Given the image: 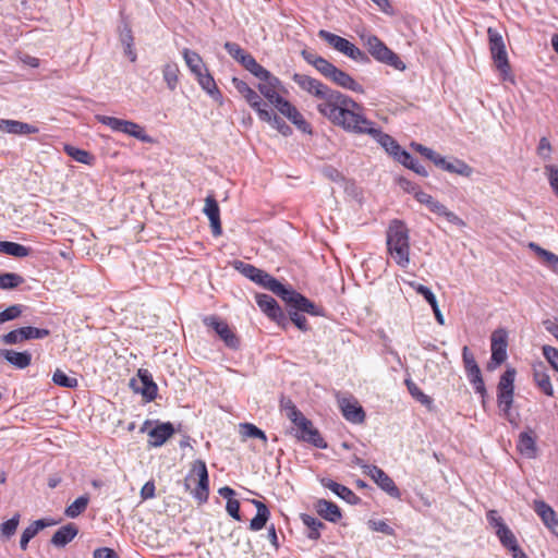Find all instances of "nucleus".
I'll return each instance as SVG.
<instances>
[{
    "label": "nucleus",
    "instance_id": "56",
    "mask_svg": "<svg viewBox=\"0 0 558 558\" xmlns=\"http://www.w3.org/2000/svg\"><path fill=\"white\" fill-rule=\"evenodd\" d=\"M289 323L292 322L301 331H307L310 326L307 324V319L304 315L300 313V311L293 310L290 307L289 310Z\"/></svg>",
    "mask_w": 558,
    "mask_h": 558
},
{
    "label": "nucleus",
    "instance_id": "27",
    "mask_svg": "<svg viewBox=\"0 0 558 558\" xmlns=\"http://www.w3.org/2000/svg\"><path fill=\"white\" fill-rule=\"evenodd\" d=\"M320 484L351 505H355L359 501V497L349 487L342 484L327 477L320 478Z\"/></svg>",
    "mask_w": 558,
    "mask_h": 558
},
{
    "label": "nucleus",
    "instance_id": "17",
    "mask_svg": "<svg viewBox=\"0 0 558 558\" xmlns=\"http://www.w3.org/2000/svg\"><path fill=\"white\" fill-rule=\"evenodd\" d=\"M276 108L282 116L288 118L298 129L305 133L312 132L311 125L306 122L301 112L290 101L283 98L281 101H279Z\"/></svg>",
    "mask_w": 558,
    "mask_h": 558
},
{
    "label": "nucleus",
    "instance_id": "29",
    "mask_svg": "<svg viewBox=\"0 0 558 558\" xmlns=\"http://www.w3.org/2000/svg\"><path fill=\"white\" fill-rule=\"evenodd\" d=\"M248 105L257 112L258 118L262 121L270 122L271 120V110L268 109L267 104L263 101L260 96L251 88V90L243 96Z\"/></svg>",
    "mask_w": 558,
    "mask_h": 558
},
{
    "label": "nucleus",
    "instance_id": "3",
    "mask_svg": "<svg viewBox=\"0 0 558 558\" xmlns=\"http://www.w3.org/2000/svg\"><path fill=\"white\" fill-rule=\"evenodd\" d=\"M387 247L393 260L402 268L410 264V235L405 223L399 219L390 221L387 229Z\"/></svg>",
    "mask_w": 558,
    "mask_h": 558
},
{
    "label": "nucleus",
    "instance_id": "2",
    "mask_svg": "<svg viewBox=\"0 0 558 558\" xmlns=\"http://www.w3.org/2000/svg\"><path fill=\"white\" fill-rule=\"evenodd\" d=\"M361 109H354L353 117L349 118L343 124V129L356 134H368L395 159L400 156L404 149L389 134L383 133L380 129L375 128V123L361 113Z\"/></svg>",
    "mask_w": 558,
    "mask_h": 558
},
{
    "label": "nucleus",
    "instance_id": "15",
    "mask_svg": "<svg viewBox=\"0 0 558 558\" xmlns=\"http://www.w3.org/2000/svg\"><path fill=\"white\" fill-rule=\"evenodd\" d=\"M47 336H49L48 329L26 326L3 335L1 340L5 344H16L23 342L24 340L43 339Z\"/></svg>",
    "mask_w": 558,
    "mask_h": 558
},
{
    "label": "nucleus",
    "instance_id": "43",
    "mask_svg": "<svg viewBox=\"0 0 558 558\" xmlns=\"http://www.w3.org/2000/svg\"><path fill=\"white\" fill-rule=\"evenodd\" d=\"M513 395L514 390L497 391L498 407L502 410L505 416L510 423L513 422L510 413L513 403Z\"/></svg>",
    "mask_w": 558,
    "mask_h": 558
},
{
    "label": "nucleus",
    "instance_id": "49",
    "mask_svg": "<svg viewBox=\"0 0 558 558\" xmlns=\"http://www.w3.org/2000/svg\"><path fill=\"white\" fill-rule=\"evenodd\" d=\"M240 433L242 436L247 438H258L264 442H267L266 434L252 423L240 424Z\"/></svg>",
    "mask_w": 558,
    "mask_h": 558
},
{
    "label": "nucleus",
    "instance_id": "64",
    "mask_svg": "<svg viewBox=\"0 0 558 558\" xmlns=\"http://www.w3.org/2000/svg\"><path fill=\"white\" fill-rule=\"evenodd\" d=\"M368 524L373 531L380 532L386 535H393L395 533L393 529L383 520L369 521Z\"/></svg>",
    "mask_w": 558,
    "mask_h": 558
},
{
    "label": "nucleus",
    "instance_id": "6",
    "mask_svg": "<svg viewBox=\"0 0 558 558\" xmlns=\"http://www.w3.org/2000/svg\"><path fill=\"white\" fill-rule=\"evenodd\" d=\"M96 119L98 122L109 126L112 131L128 134L143 143L151 144L155 142L154 138L145 132L143 126L133 121L101 114L96 116Z\"/></svg>",
    "mask_w": 558,
    "mask_h": 558
},
{
    "label": "nucleus",
    "instance_id": "48",
    "mask_svg": "<svg viewBox=\"0 0 558 558\" xmlns=\"http://www.w3.org/2000/svg\"><path fill=\"white\" fill-rule=\"evenodd\" d=\"M445 171H448L450 173H457L463 177H470L473 172L472 168L469 165L459 159L447 161Z\"/></svg>",
    "mask_w": 558,
    "mask_h": 558
},
{
    "label": "nucleus",
    "instance_id": "54",
    "mask_svg": "<svg viewBox=\"0 0 558 558\" xmlns=\"http://www.w3.org/2000/svg\"><path fill=\"white\" fill-rule=\"evenodd\" d=\"M409 286L411 288H413L416 291V293L422 295L426 300V302L430 305V307L438 304L435 294L433 293V291L429 288H427L421 283H417L415 281H410Z\"/></svg>",
    "mask_w": 558,
    "mask_h": 558
},
{
    "label": "nucleus",
    "instance_id": "57",
    "mask_svg": "<svg viewBox=\"0 0 558 558\" xmlns=\"http://www.w3.org/2000/svg\"><path fill=\"white\" fill-rule=\"evenodd\" d=\"M544 171L550 187L553 189L555 195L558 197V166L547 165L545 166Z\"/></svg>",
    "mask_w": 558,
    "mask_h": 558
},
{
    "label": "nucleus",
    "instance_id": "47",
    "mask_svg": "<svg viewBox=\"0 0 558 558\" xmlns=\"http://www.w3.org/2000/svg\"><path fill=\"white\" fill-rule=\"evenodd\" d=\"M2 253L22 258L29 255L31 248L20 243L4 241Z\"/></svg>",
    "mask_w": 558,
    "mask_h": 558
},
{
    "label": "nucleus",
    "instance_id": "62",
    "mask_svg": "<svg viewBox=\"0 0 558 558\" xmlns=\"http://www.w3.org/2000/svg\"><path fill=\"white\" fill-rule=\"evenodd\" d=\"M269 123L284 136H288L292 133V129L281 118L272 112Z\"/></svg>",
    "mask_w": 558,
    "mask_h": 558
},
{
    "label": "nucleus",
    "instance_id": "63",
    "mask_svg": "<svg viewBox=\"0 0 558 558\" xmlns=\"http://www.w3.org/2000/svg\"><path fill=\"white\" fill-rule=\"evenodd\" d=\"M551 145L547 137H541L537 146V155L544 160H550Z\"/></svg>",
    "mask_w": 558,
    "mask_h": 558
},
{
    "label": "nucleus",
    "instance_id": "58",
    "mask_svg": "<svg viewBox=\"0 0 558 558\" xmlns=\"http://www.w3.org/2000/svg\"><path fill=\"white\" fill-rule=\"evenodd\" d=\"M234 266L235 268L242 274L244 275L246 278H248L250 280L254 281L259 269L256 268L255 266L251 265V264H246V263H243L241 260H236L234 263Z\"/></svg>",
    "mask_w": 558,
    "mask_h": 558
},
{
    "label": "nucleus",
    "instance_id": "5",
    "mask_svg": "<svg viewBox=\"0 0 558 558\" xmlns=\"http://www.w3.org/2000/svg\"><path fill=\"white\" fill-rule=\"evenodd\" d=\"M318 37L330 45L335 50L361 63L369 61L368 56L348 39L325 29L318 32Z\"/></svg>",
    "mask_w": 558,
    "mask_h": 558
},
{
    "label": "nucleus",
    "instance_id": "14",
    "mask_svg": "<svg viewBox=\"0 0 558 558\" xmlns=\"http://www.w3.org/2000/svg\"><path fill=\"white\" fill-rule=\"evenodd\" d=\"M508 335L504 329H497L492 335V356L487 365L488 369H494L502 364L507 359Z\"/></svg>",
    "mask_w": 558,
    "mask_h": 558
},
{
    "label": "nucleus",
    "instance_id": "33",
    "mask_svg": "<svg viewBox=\"0 0 558 558\" xmlns=\"http://www.w3.org/2000/svg\"><path fill=\"white\" fill-rule=\"evenodd\" d=\"M56 524L53 520L48 519H39L34 521L31 525H28L22 533L20 539V547L25 550L28 546L29 541L36 536V534L48 526Z\"/></svg>",
    "mask_w": 558,
    "mask_h": 558
},
{
    "label": "nucleus",
    "instance_id": "23",
    "mask_svg": "<svg viewBox=\"0 0 558 558\" xmlns=\"http://www.w3.org/2000/svg\"><path fill=\"white\" fill-rule=\"evenodd\" d=\"M138 378L141 387H134V390L140 392L146 401H153L157 397V385L154 383L151 375L146 369L138 371Z\"/></svg>",
    "mask_w": 558,
    "mask_h": 558
},
{
    "label": "nucleus",
    "instance_id": "11",
    "mask_svg": "<svg viewBox=\"0 0 558 558\" xmlns=\"http://www.w3.org/2000/svg\"><path fill=\"white\" fill-rule=\"evenodd\" d=\"M281 300L284 301L289 307L302 313H307L312 316L324 315V310L320 306L291 288L287 289V294H283Z\"/></svg>",
    "mask_w": 558,
    "mask_h": 558
},
{
    "label": "nucleus",
    "instance_id": "61",
    "mask_svg": "<svg viewBox=\"0 0 558 558\" xmlns=\"http://www.w3.org/2000/svg\"><path fill=\"white\" fill-rule=\"evenodd\" d=\"M542 351L548 363L558 372V349L551 345H544Z\"/></svg>",
    "mask_w": 558,
    "mask_h": 558
},
{
    "label": "nucleus",
    "instance_id": "42",
    "mask_svg": "<svg viewBox=\"0 0 558 558\" xmlns=\"http://www.w3.org/2000/svg\"><path fill=\"white\" fill-rule=\"evenodd\" d=\"M396 160L422 177L428 175L426 169L418 162L417 159L413 158L407 150L400 153V156L397 157Z\"/></svg>",
    "mask_w": 558,
    "mask_h": 558
},
{
    "label": "nucleus",
    "instance_id": "4",
    "mask_svg": "<svg viewBox=\"0 0 558 558\" xmlns=\"http://www.w3.org/2000/svg\"><path fill=\"white\" fill-rule=\"evenodd\" d=\"M361 39L375 60L399 71L405 70L407 66L399 56L389 49L377 36L372 34L361 35Z\"/></svg>",
    "mask_w": 558,
    "mask_h": 558
},
{
    "label": "nucleus",
    "instance_id": "28",
    "mask_svg": "<svg viewBox=\"0 0 558 558\" xmlns=\"http://www.w3.org/2000/svg\"><path fill=\"white\" fill-rule=\"evenodd\" d=\"M0 356L19 369H24L32 363V354L28 351L17 352L9 349H1Z\"/></svg>",
    "mask_w": 558,
    "mask_h": 558
},
{
    "label": "nucleus",
    "instance_id": "41",
    "mask_svg": "<svg viewBox=\"0 0 558 558\" xmlns=\"http://www.w3.org/2000/svg\"><path fill=\"white\" fill-rule=\"evenodd\" d=\"M529 247L534 251L538 257L543 258V260L547 264V266L558 275V256L538 244L531 242Z\"/></svg>",
    "mask_w": 558,
    "mask_h": 558
},
{
    "label": "nucleus",
    "instance_id": "8",
    "mask_svg": "<svg viewBox=\"0 0 558 558\" xmlns=\"http://www.w3.org/2000/svg\"><path fill=\"white\" fill-rule=\"evenodd\" d=\"M196 481L197 480V487L194 490V497L199 502H205L208 499L209 495V478H208V472L206 468V463L202 460H197L189 474V476L185 480V486L189 489L190 481Z\"/></svg>",
    "mask_w": 558,
    "mask_h": 558
},
{
    "label": "nucleus",
    "instance_id": "18",
    "mask_svg": "<svg viewBox=\"0 0 558 558\" xmlns=\"http://www.w3.org/2000/svg\"><path fill=\"white\" fill-rule=\"evenodd\" d=\"M533 509L541 518L544 525L558 537V518L555 510L541 499L533 501Z\"/></svg>",
    "mask_w": 558,
    "mask_h": 558
},
{
    "label": "nucleus",
    "instance_id": "7",
    "mask_svg": "<svg viewBox=\"0 0 558 558\" xmlns=\"http://www.w3.org/2000/svg\"><path fill=\"white\" fill-rule=\"evenodd\" d=\"M487 34L492 58L496 64V68L501 73L502 78L507 80L509 76L510 64L508 61L504 38L498 31L492 27L488 28Z\"/></svg>",
    "mask_w": 558,
    "mask_h": 558
},
{
    "label": "nucleus",
    "instance_id": "20",
    "mask_svg": "<svg viewBox=\"0 0 558 558\" xmlns=\"http://www.w3.org/2000/svg\"><path fill=\"white\" fill-rule=\"evenodd\" d=\"M175 429L170 422L159 423L149 430L148 444L150 447H161L173 434Z\"/></svg>",
    "mask_w": 558,
    "mask_h": 558
},
{
    "label": "nucleus",
    "instance_id": "60",
    "mask_svg": "<svg viewBox=\"0 0 558 558\" xmlns=\"http://www.w3.org/2000/svg\"><path fill=\"white\" fill-rule=\"evenodd\" d=\"M225 49L228 51V53L235 59L239 63L243 60V58L247 54V52L242 49L238 44L227 41L225 44Z\"/></svg>",
    "mask_w": 558,
    "mask_h": 558
},
{
    "label": "nucleus",
    "instance_id": "51",
    "mask_svg": "<svg viewBox=\"0 0 558 558\" xmlns=\"http://www.w3.org/2000/svg\"><path fill=\"white\" fill-rule=\"evenodd\" d=\"M405 385L408 387V390L410 392V395L415 399L417 400L418 402H421L422 404L426 405V407H430V404L433 403V400L429 396L425 395L418 387L416 384H414L411 379H405Z\"/></svg>",
    "mask_w": 558,
    "mask_h": 558
},
{
    "label": "nucleus",
    "instance_id": "13",
    "mask_svg": "<svg viewBox=\"0 0 558 558\" xmlns=\"http://www.w3.org/2000/svg\"><path fill=\"white\" fill-rule=\"evenodd\" d=\"M486 518L489 525L495 530V534L499 542L506 549H509L518 544L515 535L504 522V519L498 514L496 510H489L486 513Z\"/></svg>",
    "mask_w": 558,
    "mask_h": 558
},
{
    "label": "nucleus",
    "instance_id": "24",
    "mask_svg": "<svg viewBox=\"0 0 558 558\" xmlns=\"http://www.w3.org/2000/svg\"><path fill=\"white\" fill-rule=\"evenodd\" d=\"M204 213L210 221L213 234L218 236L221 234L220 210L217 201L214 196L209 195L205 199Z\"/></svg>",
    "mask_w": 558,
    "mask_h": 558
},
{
    "label": "nucleus",
    "instance_id": "31",
    "mask_svg": "<svg viewBox=\"0 0 558 558\" xmlns=\"http://www.w3.org/2000/svg\"><path fill=\"white\" fill-rule=\"evenodd\" d=\"M78 533L74 523H68L61 526L51 537V544L54 547L62 548L68 545Z\"/></svg>",
    "mask_w": 558,
    "mask_h": 558
},
{
    "label": "nucleus",
    "instance_id": "22",
    "mask_svg": "<svg viewBox=\"0 0 558 558\" xmlns=\"http://www.w3.org/2000/svg\"><path fill=\"white\" fill-rule=\"evenodd\" d=\"M0 131L15 135H26L38 133V129L32 124L9 119H0Z\"/></svg>",
    "mask_w": 558,
    "mask_h": 558
},
{
    "label": "nucleus",
    "instance_id": "19",
    "mask_svg": "<svg viewBox=\"0 0 558 558\" xmlns=\"http://www.w3.org/2000/svg\"><path fill=\"white\" fill-rule=\"evenodd\" d=\"M301 56L308 64L313 65L322 75L330 80L332 73L337 68L336 65H333L325 58L317 56L316 53L307 49H303L301 51Z\"/></svg>",
    "mask_w": 558,
    "mask_h": 558
},
{
    "label": "nucleus",
    "instance_id": "36",
    "mask_svg": "<svg viewBox=\"0 0 558 558\" xmlns=\"http://www.w3.org/2000/svg\"><path fill=\"white\" fill-rule=\"evenodd\" d=\"M300 519L302 523L308 529L307 537L313 541H317L320 537V531L326 527L325 523H323L317 518L301 513Z\"/></svg>",
    "mask_w": 558,
    "mask_h": 558
},
{
    "label": "nucleus",
    "instance_id": "52",
    "mask_svg": "<svg viewBox=\"0 0 558 558\" xmlns=\"http://www.w3.org/2000/svg\"><path fill=\"white\" fill-rule=\"evenodd\" d=\"M52 381L64 388H75L78 381L75 377L68 376L63 371L57 369L52 375Z\"/></svg>",
    "mask_w": 558,
    "mask_h": 558
},
{
    "label": "nucleus",
    "instance_id": "21",
    "mask_svg": "<svg viewBox=\"0 0 558 558\" xmlns=\"http://www.w3.org/2000/svg\"><path fill=\"white\" fill-rule=\"evenodd\" d=\"M206 325L213 327L215 331L219 335V337L225 341V343L230 348H236L239 344V340L229 326L219 320L217 317H208L205 319Z\"/></svg>",
    "mask_w": 558,
    "mask_h": 558
},
{
    "label": "nucleus",
    "instance_id": "53",
    "mask_svg": "<svg viewBox=\"0 0 558 558\" xmlns=\"http://www.w3.org/2000/svg\"><path fill=\"white\" fill-rule=\"evenodd\" d=\"M515 369L508 368L501 376L497 386V391L514 390Z\"/></svg>",
    "mask_w": 558,
    "mask_h": 558
},
{
    "label": "nucleus",
    "instance_id": "35",
    "mask_svg": "<svg viewBox=\"0 0 558 558\" xmlns=\"http://www.w3.org/2000/svg\"><path fill=\"white\" fill-rule=\"evenodd\" d=\"M253 504L256 507L257 512L250 522V529L252 531H260L266 526V523L270 517V511L267 506L259 500H253Z\"/></svg>",
    "mask_w": 558,
    "mask_h": 558
},
{
    "label": "nucleus",
    "instance_id": "59",
    "mask_svg": "<svg viewBox=\"0 0 558 558\" xmlns=\"http://www.w3.org/2000/svg\"><path fill=\"white\" fill-rule=\"evenodd\" d=\"M281 410L284 412V415L291 422L302 414V412L295 407V404L290 399L281 400Z\"/></svg>",
    "mask_w": 558,
    "mask_h": 558
},
{
    "label": "nucleus",
    "instance_id": "1",
    "mask_svg": "<svg viewBox=\"0 0 558 558\" xmlns=\"http://www.w3.org/2000/svg\"><path fill=\"white\" fill-rule=\"evenodd\" d=\"M292 80L301 89L320 100L317 105V110L336 125L342 128L345 121L353 117L354 109H361V106L353 99L338 90L331 89L316 78L294 73Z\"/></svg>",
    "mask_w": 558,
    "mask_h": 558
},
{
    "label": "nucleus",
    "instance_id": "55",
    "mask_svg": "<svg viewBox=\"0 0 558 558\" xmlns=\"http://www.w3.org/2000/svg\"><path fill=\"white\" fill-rule=\"evenodd\" d=\"M24 306L21 304H14L0 312V324H3L9 320H13L21 316L23 313Z\"/></svg>",
    "mask_w": 558,
    "mask_h": 558
},
{
    "label": "nucleus",
    "instance_id": "26",
    "mask_svg": "<svg viewBox=\"0 0 558 558\" xmlns=\"http://www.w3.org/2000/svg\"><path fill=\"white\" fill-rule=\"evenodd\" d=\"M314 508L323 519L332 523L338 522L342 517L340 508L335 502L326 499H318Z\"/></svg>",
    "mask_w": 558,
    "mask_h": 558
},
{
    "label": "nucleus",
    "instance_id": "10",
    "mask_svg": "<svg viewBox=\"0 0 558 558\" xmlns=\"http://www.w3.org/2000/svg\"><path fill=\"white\" fill-rule=\"evenodd\" d=\"M255 300L262 312H264L271 320L276 322L282 329L288 328L289 319L272 296L265 293H258L256 294Z\"/></svg>",
    "mask_w": 558,
    "mask_h": 558
},
{
    "label": "nucleus",
    "instance_id": "30",
    "mask_svg": "<svg viewBox=\"0 0 558 558\" xmlns=\"http://www.w3.org/2000/svg\"><path fill=\"white\" fill-rule=\"evenodd\" d=\"M263 83L258 84V90L260 94L269 100L270 104H272L275 107L283 99L278 93H277V86L279 85L280 81L274 76L270 75L269 78L263 80Z\"/></svg>",
    "mask_w": 558,
    "mask_h": 558
},
{
    "label": "nucleus",
    "instance_id": "9",
    "mask_svg": "<svg viewBox=\"0 0 558 558\" xmlns=\"http://www.w3.org/2000/svg\"><path fill=\"white\" fill-rule=\"evenodd\" d=\"M292 423L298 429L299 439L319 449L327 448V442L322 437L319 430L313 426L312 421L305 417L303 413L293 420Z\"/></svg>",
    "mask_w": 558,
    "mask_h": 558
},
{
    "label": "nucleus",
    "instance_id": "12",
    "mask_svg": "<svg viewBox=\"0 0 558 558\" xmlns=\"http://www.w3.org/2000/svg\"><path fill=\"white\" fill-rule=\"evenodd\" d=\"M337 401L343 417L353 424H362L365 421V411L353 396L337 395Z\"/></svg>",
    "mask_w": 558,
    "mask_h": 558
},
{
    "label": "nucleus",
    "instance_id": "38",
    "mask_svg": "<svg viewBox=\"0 0 558 558\" xmlns=\"http://www.w3.org/2000/svg\"><path fill=\"white\" fill-rule=\"evenodd\" d=\"M180 69L175 62H168L162 66V77L167 87L173 92L179 84Z\"/></svg>",
    "mask_w": 558,
    "mask_h": 558
},
{
    "label": "nucleus",
    "instance_id": "45",
    "mask_svg": "<svg viewBox=\"0 0 558 558\" xmlns=\"http://www.w3.org/2000/svg\"><path fill=\"white\" fill-rule=\"evenodd\" d=\"M88 502L89 497L87 495L80 496L70 506L65 508L64 514L68 518H77L86 510Z\"/></svg>",
    "mask_w": 558,
    "mask_h": 558
},
{
    "label": "nucleus",
    "instance_id": "25",
    "mask_svg": "<svg viewBox=\"0 0 558 558\" xmlns=\"http://www.w3.org/2000/svg\"><path fill=\"white\" fill-rule=\"evenodd\" d=\"M264 289L271 291L274 294L282 298L283 294H287V287L279 282L276 278L267 274L266 271L259 269L255 280L253 281Z\"/></svg>",
    "mask_w": 558,
    "mask_h": 558
},
{
    "label": "nucleus",
    "instance_id": "16",
    "mask_svg": "<svg viewBox=\"0 0 558 558\" xmlns=\"http://www.w3.org/2000/svg\"><path fill=\"white\" fill-rule=\"evenodd\" d=\"M364 472L390 497L398 499L401 497L400 489L397 487L393 480L380 468L377 465H365Z\"/></svg>",
    "mask_w": 558,
    "mask_h": 558
},
{
    "label": "nucleus",
    "instance_id": "34",
    "mask_svg": "<svg viewBox=\"0 0 558 558\" xmlns=\"http://www.w3.org/2000/svg\"><path fill=\"white\" fill-rule=\"evenodd\" d=\"M533 378L535 385L548 397L554 395L553 385L545 366L541 363L533 367Z\"/></svg>",
    "mask_w": 558,
    "mask_h": 558
},
{
    "label": "nucleus",
    "instance_id": "46",
    "mask_svg": "<svg viewBox=\"0 0 558 558\" xmlns=\"http://www.w3.org/2000/svg\"><path fill=\"white\" fill-rule=\"evenodd\" d=\"M25 282V279L15 272H0V289L13 290Z\"/></svg>",
    "mask_w": 558,
    "mask_h": 558
},
{
    "label": "nucleus",
    "instance_id": "39",
    "mask_svg": "<svg viewBox=\"0 0 558 558\" xmlns=\"http://www.w3.org/2000/svg\"><path fill=\"white\" fill-rule=\"evenodd\" d=\"M196 78L201 87L214 99H218L221 97V94L216 85L214 77L207 70L198 74Z\"/></svg>",
    "mask_w": 558,
    "mask_h": 558
},
{
    "label": "nucleus",
    "instance_id": "44",
    "mask_svg": "<svg viewBox=\"0 0 558 558\" xmlns=\"http://www.w3.org/2000/svg\"><path fill=\"white\" fill-rule=\"evenodd\" d=\"M64 151L68 156L73 158L75 161L84 163V165H92L95 160V157L87 150L77 148L72 145H65Z\"/></svg>",
    "mask_w": 558,
    "mask_h": 558
},
{
    "label": "nucleus",
    "instance_id": "40",
    "mask_svg": "<svg viewBox=\"0 0 558 558\" xmlns=\"http://www.w3.org/2000/svg\"><path fill=\"white\" fill-rule=\"evenodd\" d=\"M517 448L526 458L535 457V453H536L535 439L531 436L530 433H526V432L520 433Z\"/></svg>",
    "mask_w": 558,
    "mask_h": 558
},
{
    "label": "nucleus",
    "instance_id": "32",
    "mask_svg": "<svg viewBox=\"0 0 558 558\" xmlns=\"http://www.w3.org/2000/svg\"><path fill=\"white\" fill-rule=\"evenodd\" d=\"M330 81L342 88L360 94L364 93V88L361 84H359L350 74L338 68H336L335 72L332 73Z\"/></svg>",
    "mask_w": 558,
    "mask_h": 558
},
{
    "label": "nucleus",
    "instance_id": "50",
    "mask_svg": "<svg viewBox=\"0 0 558 558\" xmlns=\"http://www.w3.org/2000/svg\"><path fill=\"white\" fill-rule=\"evenodd\" d=\"M20 518V513H15L10 520L0 524V533L3 538L9 539L15 534Z\"/></svg>",
    "mask_w": 558,
    "mask_h": 558
},
{
    "label": "nucleus",
    "instance_id": "37",
    "mask_svg": "<svg viewBox=\"0 0 558 558\" xmlns=\"http://www.w3.org/2000/svg\"><path fill=\"white\" fill-rule=\"evenodd\" d=\"M182 54L187 68L195 76L201 74L203 71H206L203 59L197 52L185 48L183 49Z\"/></svg>",
    "mask_w": 558,
    "mask_h": 558
}]
</instances>
